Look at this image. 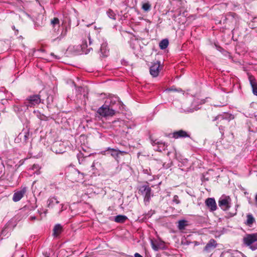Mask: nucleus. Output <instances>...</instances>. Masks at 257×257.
<instances>
[{
  "label": "nucleus",
  "instance_id": "a878e982",
  "mask_svg": "<svg viewBox=\"0 0 257 257\" xmlns=\"http://www.w3.org/2000/svg\"><path fill=\"white\" fill-rule=\"evenodd\" d=\"M187 225V221L185 220H181L178 222V227L179 230H183L185 227Z\"/></svg>",
  "mask_w": 257,
  "mask_h": 257
},
{
  "label": "nucleus",
  "instance_id": "473e14b6",
  "mask_svg": "<svg viewBox=\"0 0 257 257\" xmlns=\"http://www.w3.org/2000/svg\"><path fill=\"white\" fill-rule=\"evenodd\" d=\"M173 201L176 203V204H179L180 203V201L179 200V197L176 195L174 196Z\"/></svg>",
  "mask_w": 257,
  "mask_h": 257
},
{
  "label": "nucleus",
  "instance_id": "f704fd0d",
  "mask_svg": "<svg viewBox=\"0 0 257 257\" xmlns=\"http://www.w3.org/2000/svg\"><path fill=\"white\" fill-rule=\"evenodd\" d=\"M152 214L151 213H149V212L148 213H147V214H144V217L142 218V220L149 219L152 216Z\"/></svg>",
  "mask_w": 257,
  "mask_h": 257
},
{
  "label": "nucleus",
  "instance_id": "8fccbe9b",
  "mask_svg": "<svg viewBox=\"0 0 257 257\" xmlns=\"http://www.w3.org/2000/svg\"><path fill=\"white\" fill-rule=\"evenodd\" d=\"M255 202H257V194H256L255 197Z\"/></svg>",
  "mask_w": 257,
  "mask_h": 257
},
{
  "label": "nucleus",
  "instance_id": "bb28decb",
  "mask_svg": "<svg viewBox=\"0 0 257 257\" xmlns=\"http://www.w3.org/2000/svg\"><path fill=\"white\" fill-rule=\"evenodd\" d=\"M51 24L52 25L53 28H59L60 27L59 20L57 18H54L51 20Z\"/></svg>",
  "mask_w": 257,
  "mask_h": 257
},
{
  "label": "nucleus",
  "instance_id": "6ab92c4d",
  "mask_svg": "<svg viewBox=\"0 0 257 257\" xmlns=\"http://www.w3.org/2000/svg\"><path fill=\"white\" fill-rule=\"evenodd\" d=\"M255 222V218L251 214H247L246 215V220L244 223L248 226L251 227L253 223Z\"/></svg>",
  "mask_w": 257,
  "mask_h": 257
},
{
  "label": "nucleus",
  "instance_id": "de8ad7c7",
  "mask_svg": "<svg viewBox=\"0 0 257 257\" xmlns=\"http://www.w3.org/2000/svg\"><path fill=\"white\" fill-rule=\"evenodd\" d=\"M36 217L35 216H31L30 219L31 220H34L36 219Z\"/></svg>",
  "mask_w": 257,
  "mask_h": 257
},
{
  "label": "nucleus",
  "instance_id": "c9c22d12",
  "mask_svg": "<svg viewBox=\"0 0 257 257\" xmlns=\"http://www.w3.org/2000/svg\"><path fill=\"white\" fill-rule=\"evenodd\" d=\"M166 91H179V90L176 88H174L173 87H172L171 88H169L166 89Z\"/></svg>",
  "mask_w": 257,
  "mask_h": 257
},
{
  "label": "nucleus",
  "instance_id": "f257e3e1",
  "mask_svg": "<svg viewBox=\"0 0 257 257\" xmlns=\"http://www.w3.org/2000/svg\"><path fill=\"white\" fill-rule=\"evenodd\" d=\"M41 102H42L39 94L32 95L29 96L25 100L22 106L24 107L23 109L26 110L28 109L29 107H33Z\"/></svg>",
  "mask_w": 257,
  "mask_h": 257
},
{
  "label": "nucleus",
  "instance_id": "c03bdc74",
  "mask_svg": "<svg viewBox=\"0 0 257 257\" xmlns=\"http://www.w3.org/2000/svg\"><path fill=\"white\" fill-rule=\"evenodd\" d=\"M135 257H143L142 255H141L140 253H136L135 254Z\"/></svg>",
  "mask_w": 257,
  "mask_h": 257
},
{
  "label": "nucleus",
  "instance_id": "a19ab883",
  "mask_svg": "<svg viewBox=\"0 0 257 257\" xmlns=\"http://www.w3.org/2000/svg\"><path fill=\"white\" fill-rule=\"evenodd\" d=\"M83 157V154L82 153H79L78 155H77V158H78V161H79V163L80 164L81 162H80V158H82Z\"/></svg>",
  "mask_w": 257,
  "mask_h": 257
},
{
  "label": "nucleus",
  "instance_id": "20e7f679",
  "mask_svg": "<svg viewBox=\"0 0 257 257\" xmlns=\"http://www.w3.org/2000/svg\"><path fill=\"white\" fill-rule=\"evenodd\" d=\"M139 191L144 196L145 204L147 205L150 202L151 197L153 196L151 187L147 185H142L140 186Z\"/></svg>",
  "mask_w": 257,
  "mask_h": 257
},
{
  "label": "nucleus",
  "instance_id": "e433bc0d",
  "mask_svg": "<svg viewBox=\"0 0 257 257\" xmlns=\"http://www.w3.org/2000/svg\"><path fill=\"white\" fill-rule=\"evenodd\" d=\"M40 169V167H39V166L37 164H34L32 168H31V169L33 170H39Z\"/></svg>",
  "mask_w": 257,
  "mask_h": 257
},
{
  "label": "nucleus",
  "instance_id": "412c9836",
  "mask_svg": "<svg viewBox=\"0 0 257 257\" xmlns=\"http://www.w3.org/2000/svg\"><path fill=\"white\" fill-rule=\"evenodd\" d=\"M48 207L49 208H53L55 204L59 203V201L57 200L55 197H50L47 201Z\"/></svg>",
  "mask_w": 257,
  "mask_h": 257
},
{
  "label": "nucleus",
  "instance_id": "f3484780",
  "mask_svg": "<svg viewBox=\"0 0 257 257\" xmlns=\"http://www.w3.org/2000/svg\"><path fill=\"white\" fill-rule=\"evenodd\" d=\"M151 245L153 249L155 251H158L160 249H164L165 248L164 242H154L153 240L151 241Z\"/></svg>",
  "mask_w": 257,
  "mask_h": 257
},
{
  "label": "nucleus",
  "instance_id": "79ce46f5",
  "mask_svg": "<svg viewBox=\"0 0 257 257\" xmlns=\"http://www.w3.org/2000/svg\"><path fill=\"white\" fill-rule=\"evenodd\" d=\"M52 56H53L55 59H59L60 57L57 55H55L53 53H51L50 54Z\"/></svg>",
  "mask_w": 257,
  "mask_h": 257
},
{
  "label": "nucleus",
  "instance_id": "3c124183",
  "mask_svg": "<svg viewBox=\"0 0 257 257\" xmlns=\"http://www.w3.org/2000/svg\"><path fill=\"white\" fill-rule=\"evenodd\" d=\"M17 245H18V244H17V243H16V245H15V247H17Z\"/></svg>",
  "mask_w": 257,
  "mask_h": 257
},
{
  "label": "nucleus",
  "instance_id": "c85d7f7f",
  "mask_svg": "<svg viewBox=\"0 0 257 257\" xmlns=\"http://www.w3.org/2000/svg\"><path fill=\"white\" fill-rule=\"evenodd\" d=\"M107 16L111 19L112 20H115V17H116V15L114 13V12H113V11H112L110 9H109L107 11Z\"/></svg>",
  "mask_w": 257,
  "mask_h": 257
},
{
  "label": "nucleus",
  "instance_id": "37998d69",
  "mask_svg": "<svg viewBox=\"0 0 257 257\" xmlns=\"http://www.w3.org/2000/svg\"><path fill=\"white\" fill-rule=\"evenodd\" d=\"M88 39L89 41V45L91 46L92 44V40L91 39L90 35L88 36Z\"/></svg>",
  "mask_w": 257,
  "mask_h": 257
},
{
  "label": "nucleus",
  "instance_id": "c756f323",
  "mask_svg": "<svg viewBox=\"0 0 257 257\" xmlns=\"http://www.w3.org/2000/svg\"><path fill=\"white\" fill-rule=\"evenodd\" d=\"M47 95H48V96L47 97V104L49 105V104H51L53 102V100H54V97L52 95H51L50 93H47Z\"/></svg>",
  "mask_w": 257,
  "mask_h": 257
},
{
  "label": "nucleus",
  "instance_id": "aec40b11",
  "mask_svg": "<svg viewBox=\"0 0 257 257\" xmlns=\"http://www.w3.org/2000/svg\"><path fill=\"white\" fill-rule=\"evenodd\" d=\"M53 235L55 237H57L62 231V226L60 224H57L53 228Z\"/></svg>",
  "mask_w": 257,
  "mask_h": 257
},
{
  "label": "nucleus",
  "instance_id": "49530a36",
  "mask_svg": "<svg viewBox=\"0 0 257 257\" xmlns=\"http://www.w3.org/2000/svg\"><path fill=\"white\" fill-rule=\"evenodd\" d=\"M227 104V101H226L224 102L223 103H222V104L218 105L219 106H224V105H226Z\"/></svg>",
  "mask_w": 257,
  "mask_h": 257
},
{
  "label": "nucleus",
  "instance_id": "7c9ffc66",
  "mask_svg": "<svg viewBox=\"0 0 257 257\" xmlns=\"http://www.w3.org/2000/svg\"><path fill=\"white\" fill-rule=\"evenodd\" d=\"M66 31H65L64 32V33H63V32H62V34H61V35L60 36L58 37L56 39H53L52 40V41L54 42V41H55L56 40L60 41L66 35Z\"/></svg>",
  "mask_w": 257,
  "mask_h": 257
},
{
  "label": "nucleus",
  "instance_id": "4c0bfd02",
  "mask_svg": "<svg viewBox=\"0 0 257 257\" xmlns=\"http://www.w3.org/2000/svg\"><path fill=\"white\" fill-rule=\"evenodd\" d=\"M8 233L7 228L3 229L2 231L1 234L3 236H6Z\"/></svg>",
  "mask_w": 257,
  "mask_h": 257
},
{
  "label": "nucleus",
  "instance_id": "72a5a7b5",
  "mask_svg": "<svg viewBox=\"0 0 257 257\" xmlns=\"http://www.w3.org/2000/svg\"><path fill=\"white\" fill-rule=\"evenodd\" d=\"M215 119H218L220 120L221 121V120L223 121V123H224V122H228V121L227 119H225L223 118V117L221 116H218L217 117H216Z\"/></svg>",
  "mask_w": 257,
  "mask_h": 257
},
{
  "label": "nucleus",
  "instance_id": "9d476101",
  "mask_svg": "<svg viewBox=\"0 0 257 257\" xmlns=\"http://www.w3.org/2000/svg\"><path fill=\"white\" fill-rule=\"evenodd\" d=\"M205 204L210 211H214L217 209V205L213 198H207L205 200Z\"/></svg>",
  "mask_w": 257,
  "mask_h": 257
},
{
  "label": "nucleus",
  "instance_id": "ea45409f",
  "mask_svg": "<svg viewBox=\"0 0 257 257\" xmlns=\"http://www.w3.org/2000/svg\"><path fill=\"white\" fill-rule=\"evenodd\" d=\"M219 129L220 130V132L222 134V135L224 134V127L221 125H219Z\"/></svg>",
  "mask_w": 257,
  "mask_h": 257
},
{
  "label": "nucleus",
  "instance_id": "4be33fe9",
  "mask_svg": "<svg viewBox=\"0 0 257 257\" xmlns=\"http://www.w3.org/2000/svg\"><path fill=\"white\" fill-rule=\"evenodd\" d=\"M61 144L62 143L59 142H55V143H54V144L52 146L53 151L54 152L56 153V154H62V153H64L65 152L64 149H61V150H58L57 149V147L58 146V145L60 146Z\"/></svg>",
  "mask_w": 257,
  "mask_h": 257
},
{
  "label": "nucleus",
  "instance_id": "b1692460",
  "mask_svg": "<svg viewBox=\"0 0 257 257\" xmlns=\"http://www.w3.org/2000/svg\"><path fill=\"white\" fill-rule=\"evenodd\" d=\"M169 45V41L167 39L162 40L159 43V47L161 49L164 50L167 48Z\"/></svg>",
  "mask_w": 257,
  "mask_h": 257
},
{
  "label": "nucleus",
  "instance_id": "2f4dec72",
  "mask_svg": "<svg viewBox=\"0 0 257 257\" xmlns=\"http://www.w3.org/2000/svg\"><path fill=\"white\" fill-rule=\"evenodd\" d=\"M218 50H219V51H221V50H222V52L224 56H226V57H227V56H228V57H230L229 53L228 52H227L226 51H225V50H223V49H222L221 48L219 47V48L218 49Z\"/></svg>",
  "mask_w": 257,
  "mask_h": 257
},
{
  "label": "nucleus",
  "instance_id": "393cba45",
  "mask_svg": "<svg viewBox=\"0 0 257 257\" xmlns=\"http://www.w3.org/2000/svg\"><path fill=\"white\" fill-rule=\"evenodd\" d=\"M142 8L144 11L145 12H148L151 10V5L149 2L144 3L142 4Z\"/></svg>",
  "mask_w": 257,
  "mask_h": 257
},
{
  "label": "nucleus",
  "instance_id": "f8f14e48",
  "mask_svg": "<svg viewBox=\"0 0 257 257\" xmlns=\"http://www.w3.org/2000/svg\"><path fill=\"white\" fill-rule=\"evenodd\" d=\"M99 52L100 53V56L101 57H105L109 55V51L107 47V44L106 42H104L101 44Z\"/></svg>",
  "mask_w": 257,
  "mask_h": 257
},
{
  "label": "nucleus",
  "instance_id": "1a4fd4ad",
  "mask_svg": "<svg viewBox=\"0 0 257 257\" xmlns=\"http://www.w3.org/2000/svg\"><path fill=\"white\" fill-rule=\"evenodd\" d=\"M248 79L253 95L257 96V81L254 77L247 73Z\"/></svg>",
  "mask_w": 257,
  "mask_h": 257
},
{
  "label": "nucleus",
  "instance_id": "39448f33",
  "mask_svg": "<svg viewBox=\"0 0 257 257\" xmlns=\"http://www.w3.org/2000/svg\"><path fill=\"white\" fill-rule=\"evenodd\" d=\"M231 198L229 196L222 195L218 200L219 206L224 211H226L230 207Z\"/></svg>",
  "mask_w": 257,
  "mask_h": 257
},
{
  "label": "nucleus",
  "instance_id": "a18cd8bd",
  "mask_svg": "<svg viewBox=\"0 0 257 257\" xmlns=\"http://www.w3.org/2000/svg\"><path fill=\"white\" fill-rule=\"evenodd\" d=\"M76 172H77L78 174H81L82 176H84V173H81L78 170H76Z\"/></svg>",
  "mask_w": 257,
  "mask_h": 257
},
{
  "label": "nucleus",
  "instance_id": "5701e85b",
  "mask_svg": "<svg viewBox=\"0 0 257 257\" xmlns=\"http://www.w3.org/2000/svg\"><path fill=\"white\" fill-rule=\"evenodd\" d=\"M127 219L125 215H118L115 217L114 221L116 222L123 223Z\"/></svg>",
  "mask_w": 257,
  "mask_h": 257
},
{
  "label": "nucleus",
  "instance_id": "0eeeda50",
  "mask_svg": "<svg viewBox=\"0 0 257 257\" xmlns=\"http://www.w3.org/2000/svg\"><path fill=\"white\" fill-rule=\"evenodd\" d=\"M161 66V62L160 61H157L154 63L150 68V74L153 77H157L159 75L160 72Z\"/></svg>",
  "mask_w": 257,
  "mask_h": 257
},
{
  "label": "nucleus",
  "instance_id": "a211bd4d",
  "mask_svg": "<svg viewBox=\"0 0 257 257\" xmlns=\"http://www.w3.org/2000/svg\"><path fill=\"white\" fill-rule=\"evenodd\" d=\"M88 47L87 42L85 40H82V44H81V48L83 53L85 54H88L91 50H92V48L91 47Z\"/></svg>",
  "mask_w": 257,
  "mask_h": 257
},
{
  "label": "nucleus",
  "instance_id": "f03ea898",
  "mask_svg": "<svg viewBox=\"0 0 257 257\" xmlns=\"http://www.w3.org/2000/svg\"><path fill=\"white\" fill-rule=\"evenodd\" d=\"M108 103V101H105V103L97 109V113L100 116L107 117L112 116L115 114L116 110L114 108L110 107V105L107 104Z\"/></svg>",
  "mask_w": 257,
  "mask_h": 257
},
{
  "label": "nucleus",
  "instance_id": "4468645a",
  "mask_svg": "<svg viewBox=\"0 0 257 257\" xmlns=\"http://www.w3.org/2000/svg\"><path fill=\"white\" fill-rule=\"evenodd\" d=\"M105 101H108V103L107 104L110 105V107L113 108L114 105L117 103L118 104H120L121 102L119 101V98L117 96L113 95L110 96Z\"/></svg>",
  "mask_w": 257,
  "mask_h": 257
},
{
  "label": "nucleus",
  "instance_id": "7ed1b4c3",
  "mask_svg": "<svg viewBox=\"0 0 257 257\" xmlns=\"http://www.w3.org/2000/svg\"><path fill=\"white\" fill-rule=\"evenodd\" d=\"M243 242L251 250L257 249V233L247 234L243 238Z\"/></svg>",
  "mask_w": 257,
  "mask_h": 257
},
{
  "label": "nucleus",
  "instance_id": "423d86ee",
  "mask_svg": "<svg viewBox=\"0 0 257 257\" xmlns=\"http://www.w3.org/2000/svg\"><path fill=\"white\" fill-rule=\"evenodd\" d=\"M151 144L153 146H157L156 150L159 152H162L167 149L168 145L165 142L162 141H159L157 140H154L151 138Z\"/></svg>",
  "mask_w": 257,
  "mask_h": 257
},
{
  "label": "nucleus",
  "instance_id": "09e8293b",
  "mask_svg": "<svg viewBox=\"0 0 257 257\" xmlns=\"http://www.w3.org/2000/svg\"><path fill=\"white\" fill-rule=\"evenodd\" d=\"M59 206H61V210L59 212V213H60L63 210V204H60Z\"/></svg>",
  "mask_w": 257,
  "mask_h": 257
},
{
  "label": "nucleus",
  "instance_id": "603ef678",
  "mask_svg": "<svg viewBox=\"0 0 257 257\" xmlns=\"http://www.w3.org/2000/svg\"><path fill=\"white\" fill-rule=\"evenodd\" d=\"M38 25H40V23H39V22H38Z\"/></svg>",
  "mask_w": 257,
  "mask_h": 257
},
{
  "label": "nucleus",
  "instance_id": "2eb2a0df",
  "mask_svg": "<svg viewBox=\"0 0 257 257\" xmlns=\"http://www.w3.org/2000/svg\"><path fill=\"white\" fill-rule=\"evenodd\" d=\"M216 241L214 239H210L204 248V251L210 252L217 246Z\"/></svg>",
  "mask_w": 257,
  "mask_h": 257
},
{
  "label": "nucleus",
  "instance_id": "cd10ccee",
  "mask_svg": "<svg viewBox=\"0 0 257 257\" xmlns=\"http://www.w3.org/2000/svg\"><path fill=\"white\" fill-rule=\"evenodd\" d=\"M248 25L251 29L257 28V17L254 18L252 21L249 23Z\"/></svg>",
  "mask_w": 257,
  "mask_h": 257
},
{
  "label": "nucleus",
  "instance_id": "9b49d317",
  "mask_svg": "<svg viewBox=\"0 0 257 257\" xmlns=\"http://www.w3.org/2000/svg\"><path fill=\"white\" fill-rule=\"evenodd\" d=\"M173 138L175 139L179 138H190V135L186 131L180 130L172 134Z\"/></svg>",
  "mask_w": 257,
  "mask_h": 257
},
{
  "label": "nucleus",
  "instance_id": "dca6fc26",
  "mask_svg": "<svg viewBox=\"0 0 257 257\" xmlns=\"http://www.w3.org/2000/svg\"><path fill=\"white\" fill-rule=\"evenodd\" d=\"M29 136L30 133L28 131H23L19 134L18 139L21 140L24 143H26L29 139Z\"/></svg>",
  "mask_w": 257,
  "mask_h": 257
},
{
  "label": "nucleus",
  "instance_id": "6e6552de",
  "mask_svg": "<svg viewBox=\"0 0 257 257\" xmlns=\"http://www.w3.org/2000/svg\"><path fill=\"white\" fill-rule=\"evenodd\" d=\"M27 191V187H22L21 190H18L14 193L13 196V200L14 202L20 201L24 196Z\"/></svg>",
  "mask_w": 257,
  "mask_h": 257
},
{
  "label": "nucleus",
  "instance_id": "ddd939ff",
  "mask_svg": "<svg viewBox=\"0 0 257 257\" xmlns=\"http://www.w3.org/2000/svg\"><path fill=\"white\" fill-rule=\"evenodd\" d=\"M106 151H109L110 155L116 160H117L119 154L126 153V152L121 151L118 150L110 148L109 147L106 149Z\"/></svg>",
  "mask_w": 257,
  "mask_h": 257
},
{
  "label": "nucleus",
  "instance_id": "58836bf2",
  "mask_svg": "<svg viewBox=\"0 0 257 257\" xmlns=\"http://www.w3.org/2000/svg\"><path fill=\"white\" fill-rule=\"evenodd\" d=\"M143 172L144 174H147L148 175H151V170L150 169H143Z\"/></svg>",
  "mask_w": 257,
  "mask_h": 257
}]
</instances>
